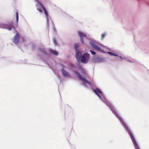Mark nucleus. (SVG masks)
I'll return each instance as SVG.
<instances>
[{"label": "nucleus", "mask_w": 149, "mask_h": 149, "mask_svg": "<svg viewBox=\"0 0 149 149\" xmlns=\"http://www.w3.org/2000/svg\"><path fill=\"white\" fill-rule=\"evenodd\" d=\"M100 98L102 100L104 103H106L107 105L111 108L113 113L115 114L117 118L120 120L121 122L122 123L123 125L125 127L127 131L128 132L129 135H130V132L128 129L127 125L123 121L121 117L118 115L115 108L104 97H102V98L101 97Z\"/></svg>", "instance_id": "1"}, {"label": "nucleus", "mask_w": 149, "mask_h": 149, "mask_svg": "<svg viewBox=\"0 0 149 149\" xmlns=\"http://www.w3.org/2000/svg\"><path fill=\"white\" fill-rule=\"evenodd\" d=\"M16 24L14 25L13 23H11L9 25H7L6 26V28L9 31H10L11 29L12 28L15 29L17 26L19 19L18 14L17 12H16Z\"/></svg>", "instance_id": "2"}, {"label": "nucleus", "mask_w": 149, "mask_h": 149, "mask_svg": "<svg viewBox=\"0 0 149 149\" xmlns=\"http://www.w3.org/2000/svg\"><path fill=\"white\" fill-rule=\"evenodd\" d=\"M89 58V54L88 53H85L81 56V62L83 63H86L87 62Z\"/></svg>", "instance_id": "3"}, {"label": "nucleus", "mask_w": 149, "mask_h": 149, "mask_svg": "<svg viewBox=\"0 0 149 149\" xmlns=\"http://www.w3.org/2000/svg\"><path fill=\"white\" fill-rule=\"evenodd\" d=\"M74 73H75L76 75H77L78 76L79 79L80 80H81L83 81V83L84 85H85L86 84H88L90 85L91 84L90 82L87 81L85 79L82 78V77L80 75V74H79V73L78 72H77L76 71H74Z\"/></svg>", "instance_id": "4"}, {"label": "nucleus", "mask_w": 149, "mask_h": 149, "mask_svg": "<svg viewBox=\"0 0 149 149\" xmlns=\"http://www.w3.org/2000/svg\"><path fill=\"white\" fill-rule=\"evenodd\" d=\"M37 2L38 3L36 5L37 10L40 13H42V10H43L44 8H45L42 4L38 0H37Z\"/></svg>", "instance_id": "5"}, {"label": "nucleus", "mask_w": 149, "mask_h": 149, "mask_svg": "<svg viewBox=\"0 0 149 149\" xmlns=\"http://www.w3.org/2000/svg\"><path fill=\"white\" fill-rule=\"evenodd\" d=\"M78 34L80 38L81 42L83 43H84L83 38L86 37V35L85 33L80 31L78 32Z\"/></svg>", "instance_id": "6"}, {"label": "nucleus", "mask_w": 149, "mask_h": 149, "mask_svg": "<svg viewBox=\"0 0 149 149\" xmlns=\"http://www.w3.org/2000/svg\"><path fill=\"white\" fill-rule=\"evenodd\" d=\"M19 34L18 33H16V35L14 36L13 42L15 44H17L19 42Z\"/></svg>", "instance_id": "7"}, {"label": "nucleus", "mask_w": 149, "mask_h": 149, "mask_svg": "<svg viewBox=\"0 0 149 149\" xmlns=\"http://www.w3.org/2000/svg\"><path fill=\"white\" fill-rule=\"evenodd\" d=\"M93 92L97 95L99 97L101 98V95H103L101 91H100L98 88H96L93 90Z\"/></svg>", "instance_id": "8"}, {"label": "nucleus", "mask_w": 149, "mask_h": 149, "mask_svg": "<svg viewBox=\"0 0 149 149\" xmlns=\"http://www.w3.org/2000/svg\"><path fill=\"white\" fill-rule=\"evenodd\" d=\"M131 138L132 139V140L134 144L136 149H140L139 147L136 143V141L135 140L134 137L132 134L131 133Z\"/></svg>", "instance_id": "9"}, {"label": "nucleus", "mask_w": 149, "mask_h": 149, "mask_svg": "<svg viewBox=\"0 0 149 149\" xmlns=\"http://www.w3.org/2000/svg\"><path fill=\"white\" fill-rule=\"evenodd\" d=\"M91 46L92 47L94 48L95 49L97 50V51H100L101 50V49L100 48H99L98 45L96 44L95 43H92L91 44Z\"/></svg>", "instance_id": "10"}, {"label": "nucleus", "mask_w": 149, "mask_h": 149, "mask_svg": "<svg viewBox=\"0 0 149 149\" xmlns=\"http://www.w3.org/2000/svg\"><path fill=\"white\" fill-rule=\"evenodd\" d=\"M78 69L81 71V73L83 74L86 75V72L84 69L81 66H80L78 68Z\"/></svg>", "instance_id": "11"}, {"label": "nucleus", "mask_w": 149, "mask_h": 149, "mask_svg": "<svg viewBox=\"0 0 149 149\" xmlns=\"http://www.w3.org/2000/svg\"><path fill=\"white\" fill-rule=\"evenodd\" d=\"M82 53L80 52H78L76 53L75 57L77 60H79L81 55Z\"/></svg>", "instance_id": "12"}, {"label": "nucleus", "mask_w": 149, "mask_h": 149, "mask_svg": "<svg viewBox=\"0 0 149 149\" xmlns=\"http://www.w3.org/2000/svg\"><path fill=\"white\" fill-rule=\"evenodd\" d=\"M61 72L63 75L65 77H67L69 76V75L68 73L64 70H62Z\"/></svg>", "instance_id": "13"}, {"label": "nucleus", "mask_w": 149, "mask_h": 149, "mask_svg": "<svg viewBox=\"0 0 149 149\" xmlns=\"http://www.w3.org/2000/svg\"><path fill=\"white\" fill-rule=\"evenodd\" d=\"M49 52L50 53L54 55H57L58 54V52L52 49H49Z\"/></svg>", "instance_id": "14"}, {"label": "nucleus", "mask_w": 149, "mask_h": 149, "mask_svg": "<svg viewBox=\"0 0 149 149\" xmlns=\"http://www.w3.org/2000/svg\"><path fill=\"white\" fill-rule=\"evenodd\" d=\"M44 13L46 17L47 18L48 16V13L46 9L45 8H44L43 10Z\"/></svg>", "instance_id": "15"}, {"label": "nucleus", "mask_w": 149, "mask_h": 149, "mask_svg": "<svg viewBox=\"0 0 149 149\" xmlns=\"http://www.w3.org/2000/svg\"><path fill=\"white\" fill-rule=\"evenodd\" d=\"M79 47V45L78 44H76L74 46V48L75 49V50H77L78 49V48Z\"/></svg>", "instance_id": "16"}, {"label": "nucleus", "mask_w": 149, "mask_h": 149, "mask_svg": "<svg viewBox=\"0 0 149 149\" xmlns=\"http://www.w3.org/2000/svg\"><path fill=\"white\" fill-rule=\"evenodd\" d=\"M109 53L111 55L115 56H118V55H116V54L113 53L112 52H109Z\"/></svg>", "instance_id": "17"}, {"label": "nucleus", "mask_w": 149, "mask_h": 149, "mask_svg": "<svg viewBox=\"0 0 149 149\" xmlns=\"http://www.w3.org/2000/svg\"><path fill=\"white\" fill-rule=\"evenodd\" d=\"M90 52H91V54L93 55H95L96 54L95 52L94 51L92 50H90Z\"/></svg>", "instance_id": "18"}, {"label": "nucleus", "mask_w": 149, "mask_h": 149, "mask_svg": "<svg viewBox=\"0 0 149 149\" xmlns=\"http://www.w3.org/2000/svg\"><path fill=\"white\" fill-rule=\"evenodd\" d=\"M106 35V33H104L103 34H102V39H103L104 38L105 36Z\"/></svg>", "instance_id": "19"}, {"label": "nucleus", "mask_w": 149, "mask_h": 149, "mask_svg": "<svg viewBox=\"0 0 149 149\" xmlns=\"http://www.w3.org/2000/svg\"><path fill=\"white\" fill-rule=\"evenodd\" d=\"M54 43L55 44V45H56L57 43H56V40H54Z\"/></svg>", "instance_id": "20"}, {"label": "nucleus", "mask_w": 149, "mask_h": 149, "mask_svg": "<svg viewBox=\"0 0 149 149\" xmlns=\"http://www.w3.org/2000/svg\"><path fill=\"white\" fill-rule=\"evenodd\" d=\"M70 65L71 68H72V67H74V65L72 64H70Z\"/></svg>", "instance_id": "21"}]
</instances>
